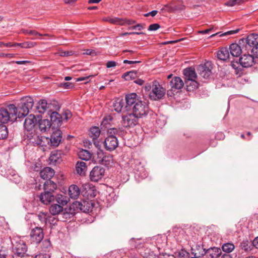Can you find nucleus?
<instances>
[{
	"instance_id": "obj_1",
	"label": "nucleus",
	"mask_w": 258,
	"mask_h": 258,
	"mask_svg": "<svg viewBox=\"0 0 258 258\" xmlns=\"http://www.w3.org/2000/svg\"><path fill=\"white\" fill-rule=\"evenodd\" d=\"M17 107L14 104H10L8 108L0 109V122L5 124L9 121H14L16 120V113Z\"/></svg>"
},
{
	"instance_id": "obj_2",
	"label": "nucleus",
	"mask_w": 258,
	"mask_h": 258,
	"mask_svg": "<svg viewBox=\"0 0 258 258\" xmlns=\"http://www.w3.org/2000/svg\"><path fill=\"white\" fill-rule=\"evenodd\" d=\"M12 250L14 254L23 257L27 251L28 247L25 242L21 238L14 237L12 240Z\"/></svg>"
},
{
	"instance_id": "obj_3",
	"label": "nucleus",
	"mask_w": 258,
	"mask_h": 258,
	"mask_svg": "<svg viewBox=\"0 0 258 258\" xmlns=\"http://www.w3.org/2000/svg\"><path fill=\"white\" fill-rule=\"evenodd\" d=\"M36 122V118L33 114H30L25 118L24 123V135L27 139L32 138L36 133L34 129Z\"/></svg>"
},
{
	"instance_id": "obj_4",
	"label": "nucleus",
	"mask_w": 258,
	"mask_h": 258,
	"mask_svg": "<svg viewBox=\"0 0 258 258\" xmlns=\"http://www.w3.org/2000/svg\"><path fill=\"white\" fill-rule=\"evenodd\" d=\"M239 44L243 46V48L247 51H250L252 47H254L258 44V35L251 34L246 38H243L239 40Z\"/></svg>"
},
{
	"instance_id": "obj_5",
	"label": "nucleus",
	"mask_w": 258,
	"mask_h": 258,
	"mask_svg": "<svg viewBox=\"0 0 258 258\" xmlns=\"http://www.w3.org/2000/svg\"><path fill=\"white\" fill-rule=\"evenodd\" d=\"M166 90L157 81L152 82V89L149 96L151 99L158 100L162 99L165 95Z\"/></svg>"
},
{
	"instance_id": "obj_6",
	"label": "nucleus",
	"mask_w": 258,
	"mask_h": 258,
	"mask_svg": "<svg viewBox=\"0 0 258 258\" xmlns=\"http://www.w3.org/2000/svg\"><path fill=\"white\" fill-rule=\"evenodd\" d=\"M125 101L126 110H132L134 108V106H136L137 104L142 101L137 94L135 93L126 95Z\"/></svg>"
},
{
	"instance_id": "obj_7",
	"label": "nucleus",
	"mask_w": 258,
	"mask_h": 258,
	"mask_svg": "<svg viewBox=\"0 0 258 258\" xmlns=\"http://www.w3.org/2000/svg\"><path fill=\"white\" fill-rule=\"evenodd\" d=\"M149 110L148 105L144 101H142L134 106V108L132 110V112L138 116L139 118H142L146 116Z\"/></svg>"
},
{
	"instance_id": "obj_8",
	"label": "nucleus",
	"mask_w": 258,
	"mask_h": 258,
	"mask_svg": "<svg viewBox=\"0 0 258 258\" xmlns=\"http://www.w3.org/2000/svg\"><path fill=\"white\" fill-rule=\"evenodd\" d=\"M90 208L89 203L87 201H83L82 202L76 201L72 204L70 209L71 210H73L74 213L79 211L88 213L90 210Z\"/></svg>"
},
{
	"instance_id": "obj_9",
	"label": "nucleus",
	"mask_w": 258,
	"mask_h": 258,
	"mask_svg": "<svg viewBox=\"0 0 258 258\" xmlns=\"http://www.w3.org/2000/svg\"><path fill=\"white\" fill-rule=\"evenodd\" d=\"M104 173V168L100 166H96L90 172V179L92 181L97 182L102 178Z\"/></svg>"
},
{
	"instance_id": "obj_10",
	"label": "nucleus",
	"mask_w": 258,
	"mask_h": 258,
	"mask_svg": "<svg viewBox=\"0 0 258 258\" xmlns=\"http://www.w3.org/2000/svg\"><path fill=\"white\" fill-rule=\"evenodd\" d=\"M30 237L32 243H39L44 237L42 229L38 227L32 229L30 233Z\"/></svg>"
},
{
	"instance_id": "obj_11",
	"label": "nucleus",
	"mask_w": 258,
	"mask_h": 258,
	"mask_svg": "<svg viewBox=\"0 0 258 258\" xmlns=\"http://www.w3.org/2000/svg\"><path fill=\"white\" fill-rule=\"evenodd\" d=\"M140 118L133 112L126 115H122V123L125 127H134L138 123Z\"/></svg>"
},
{
	"instance_id": "obj_12",
	"label": "nucleus",
	"mask_w": 258,
	"mask_h": 258,
	"mask_svg": "<svg viewBox=\"0 0 258 258\" xmlns=\"http://www.w3.org/2000/svg\"><path fill=\"white\" fill-rule=\"evenodd\" d=\"M32 138H30L28 140L29 142L33 144L34 145H39L41 147H47L50 146L49 138L44 136H38L36 133Z\"/></svg>"
},
{
	"instance_id": "obj_13",
	"label": "nucleus",
	"mask_w": 258,
	"mask_h": 258,
	"mask_svg": "<svg viewBox=\"0 0 258 258\" xmlns=\"http://www.w3.org/2000/svg\"><path fill=\"white\" fill-rule=\"evenodd\" d=\"M212 68L211 62H207L204 64L199 65L197 68V71L201 77L207 79L211 75Z\"/></svg>"
},
{
	"instance_id": "obj_14",
	"label": "nucleus",
	"mask_w": 258,
	"mask_h": 258,
	"mask_svg": "<svg viewBox=\"0 0 258 258\" xmlns=\"http://www.w3.org/2000/svg\"><path fill=\"white\" fill-rule=\"evenodd\" d=\"M104 145L106 150L112 151L115 150L118 145L117 138L115 136H109L104 141Z\"/></svg>"
},
{
	"instance_id": "obj_15",
	"label": "nucleus",
	"mask_w": 258,
	"mask_h": 258,
	"mask_svg": "<svg viewBox=\"0 0 258 258\" xmlns=\"http://www.w3.org/2000/svg\"><path fill=\"white\" fill-rule=\"evenodd\" d=\"M62 139V133L59 129H56L53 132L51 138H49L50 146L57 147L60 143Z\"/></svg>"
},
{
	"instance_id": "obj_16",
	"label": "nucleus",
	"mask_w": 258,
	"mask_h": 258,
	"mask_svg": "<svg viewBox=\"0 0 258 258\" xmlns=\"http://www.w3.org/2000/svg\"><path fill=\"white\" fill-rule=\"evenodd\" d=\"M239 61L240 66L244 68L250 67L254 63L253 56L249 54H243L239 58Z\"/></svg>"
},
{
	"instance_id": "obj_17",
	"label": "nucleus",
	"mask_w": 258,
	"mask_h": 258,
	"mask_svg": "<svg viewBox=\"0 0 258 258\" xmlns=\"http://www.w3.org/2000/svg\"><path fill=\"white\" fill-rule=\"evenodd\" d=\"M230 50V54L232 56L238 57L242 53H243L245 50L243 48V46L239 43H232L228 49Z\"/></svg>"
},
{
	"instance_id": "obj_18",
	"label": "nucleus",
	"mask_w": 258,
	"mask_h": 258,
	"mask_svg": "<svg viewBox=\"0 0 258 258\" xmlns=\"http://www.w3.org/2000/svg\"><path fill=\"white\" fill-rule=\"evenodd\" d=\"M222 251L220 248L213 247L206 250L205 258H220Z\"/></svg>"
},
{
	"instance_id": "obj_19",
	"label": "nucleus",
	"mask_w": 258,
	"mask_h": 258,
	"mask_svg": "<svg viewBox=\"0 0 258 258\" xmlns=\"http://www.w3.org/2000/svg\"><path fill=\"white\" fill-rule=\"evenodd\" d=\"M39 200L43 204L47 205L54 201V196L51 192L44 191L40 195Z\"/></svg>"
},
{
	"instance_id": "obj_20",
	"label": "nucleus",
	"mask_w": 258,
	"mask_h": 258,
	"mask_svg": "<svg viewBox=\"0 0 258 258\" xmlns=\"http://www.w3.org/2000/svg\"><path fill=\"white\" fill-rule=\"evenodd\" d=\"M184 85L182 79L178 77H174L170 82V86L171 91L181 89Z\"/></svg>"
},
{
	"instance_id": "obj_21",
	"label": "nucleus",
	"mask_w": 258,
	"mask_h": 258,
	"mask_svg": "<svg viewBox=\"0 0 258 258\" xmlns=\"http://www.w3.org/2000/svg\"><path fill=\"white\" fill-rule=\"evenodd\" d=\"M30 109L31 108H28L27 106L20 103V105L17 107V112L16 113V119L17 118L24 117L27 115Z\"/></svg>"
},
{
	"instance_id": "obj_22",
	"label": "nucleus",
	"mask_w": 258,
	"mask_h": 258,
	"mask_svg": "<svg viewBox=\"0 0 258 258\" xmlns=\"http://www.w3.org/2000/svg\"><path fill=\"white\" fill-rule=\"evenodd\" d=\"M40 176L43 179H50L54 175V171L50 167L44 168L40 172Z\"/></svg>"
},
{
	"instance_id": "obj_23",
	"label": "nucleus",
	"mask_w": 258,
	"mask_h": 258,
	"mask_svg": "<svg viewBox=\"0 0 258 258\" xmlns=\"http://www.w3.org/2000/svg\"><path fill=\"white\" fill-rule=\"evenodd\" d=\"M76 173L80 176H84L87 170L86 163L83 161H78L76 164Z\"/></svg>"
},
{
	"instance_id": "obj_24",
	"label": "nucleus",
	"mask_w": 258,
	"mask_h": 258,
	"mask_svg": "<svg viewBox=\"0 0 258 258\" xmlns=\"http://www.w3.org/2000/svg\"><path fill=\"white\" fill-rule=\"evenodd\" d=\"M51 126V121H50L48 119H44L39 120V128L42 132H46L49 131L50 128Z\"/></svg>"
},
{
	"instance_id": "obj_25",
	"label": "nucleus",
	"mask_w": 258,
	"mask_h": 258,
	"mask_svg": "<svg viewBox=\"0 0 258 258\" xmlns=\"http://www.w3.org/2000/svg\"><path fill=\"white\" fill-rule=\"evenodd\" d=\"M80 194V190L79 187L75 184H72L69 188V195L71 199H77Z\"/></svg>"
},
{
	"instance_id": "obj_26",
	"label": "nucleus",
	"mask_w": 258,
	"mask_h": 258,
	"mask_svg": "<svg viewBox=\"0 0 258 258\" xmlns=\"http://www.w3.org/2000/svg\"><path fill=\"white\" fill-rule=\"evenodd\" d=\"M183 74L185 76V80H196L197 78L195 69L191 67L185 69L183 70Z\"/></svg>"
},
{
	"instance_id": "obj_27",
	"label": "nucleus",
	"mask_w": 258,
	"mask_h": 258,
	"mask_svg": "<svg viewBox=\"0 0 258 258\" xmlns=\"http://www.w3.org/2000/svg\"><path fill=\"white\" fill-rule=\"evenodd\" d=\"M185 85L187 91H192L198 88L199 83L196 80H185Z\"/></svg>"
},
{
	"instance_id": "obj_28",
	"label": "nucleus",
	"mask_w": 258,
	"mask_h": 258,
	"mask_svg": "<svg viewBox=\"0 0 258 258\" xmlns=\"http://www.w3.org/2000/svg\"><path fill=\"white\" fill-rule=\"evenodd\" d=\"M229 49L226 47L221 48L217 52V57L222 60H226L227 58H229Z\"/></svg>"
},
{
	"instance_id": "obj_29",
	"label": "nucleus",
	"mask_w": 258,
	"mask_h": 258,
	"mask_svg": "<svg viewBox=\"0 0 258 258\" xmlns=\"http://www.w3.org/2000/svg\"><path fill=\"white\" fill-rule=\"evenodd\" d=\"M62 118V117L59 113L54 111L50 115V121L58 126L61 125Z\"/></svg>"
},
{
	"instance_id": "obj_30",
	"label": "nucleus",
	"mask_w": 258,
	"mask_h": 258,
	"mask_svg": "<svg viewBox=\"0 0 258 258\" xmlns=\"http://www.w3.org/2000/svg\"><path fill=\"white\" fill-rule=\"evenodd\" d=\"M113 109L117 112H123L124 110H126L125 107L124 106V102L122 100L117 99L113 103Z\"/></svg>"
},
{
	"instance_id": "obj_31",
	"label": "nucleus",
	"mask_w": 258,
	"mask_h": 258,
	"mask_svg": "<svg viewBox=\"0 0 258 258\" xmlns=\"http://www.w3.org/2000/svg\"><path fill=\"white\" fill-rule=\"evenodd\" d=\"M56 183L49 179L44 184V190L52 192L56 188Z\"/></svg>"
},
{
	"instance_id": "obj_32",
	"label": "nucleus",
	"mask_w": 258,
	"mask_h": 258,
	"mask_svg": "<svg viewBox=\"0 0 258 258\" xmlns=\"http://www.w3.org/2000/svg\"><path fill=\"white\" fill-rule=\"evenodd\" d=\"M100 135V130L97 126H93L91 127L89 132L90 137L93 141L97 140Z\"/></svg>"
},
{
	"instance_id": "obj_33",
	"label": "nucleus",
	"mask_w": 258,
	"mask_h": 258,
	"mask_svg": "<svg viewBox=\"0 0 258 258\" xmlns=\"http://www.w3.org/2000/svg\"><path fill=\"white\" fill-rule=\"evenodd\" d=\"M206 249L203 248V246L198 245L196 247V248L192 252V254L194 255L199 256L200 257H204L205 258L206 253Z\"/></svg>"
},
{
	"instance_id": "obj_34",
	"label": "nucleus",
	"mask_w": 258,
	"mask_h": 258,
	"mask_svg": "<svg viewBox=\"0 0 258 258\" xmlns=\"http://www.w3.org/2000/svg\"><path fill=\"white\" fill-rule=\"evenodd\" d=\"M240 246L241 248L244 250L245 252H248L252 250L253 247L252 242L248 241V240H243L241 243Z\"/></svg>"
},
{
	"instance_id": "obj_35",
	"label": "nucleus",
	"mask_w": 258,
	"mask_h": 258,
	"mask_svg": "<svg viewBox=\"0 0 258 258\" xmlns=\"http://www.w3.org/2000/svg\"><path fill=\"white\" fill-rule=\"evenodd\" d=\"M54 201H55L58 205L63 206L68 203V199L64 196L57 194L54 196Z\"/></svg>"
},
{
	"instance_id": "obj_36",
	"label": "nucleus",
	"mask_w": 258,
	"mask_h": 258,
	"mask_svg": "<svg viewBox=\"0 0 258 258\" xmlns=\"http://www.w3.org/2000/svg\"><path fill=\"white\" fill-rule=\"evenodd\" d=\"M78 156L83 160L88 161L91 158L92 155L88 150L82 149L79 152Z\"/></svg>"
},
{
	"instance_id": "obj_37",
	"label": "nucleus",
	"mask_w": 258,
	"mask_h": 258,
	"mask_svg": "<svg viewBox=\"0 0 258 258\" xmlns=\"http://www.w3.org/2000/svg\"><path fill=\"white\" fill-rule=\"evenodd\" d=\"M63 210V207L58 204H52L49 208V211L53 215H56L60 213Z\"/></svg>"
},
{
	"instance_id": "obj_38",
	"label": "nucleus",
	"mask_w": 258,
	"mask_h": 258,
	"mask_svg": "<svg viewBox=\"0 0 258 258\" xmlns=\"http://www.w3.org/2000/svg\"><path fill=\"white\" fill-rule=\"evenodd\" d=\"M21 103L28 108H32L34 105V100L30 96H25L21 98Z\"/></svg>"
},
{
	"instance_id": "obj_39",
	"label": "nucleus",
	"mask_w": 258,
	"mask_h": 258,
	"mask_svg": "<svg viewBox=\"0 0 258 258\" xmlns=\"http://www.w3.org/2000/svg\"><path fill=\"white\" fill-rule=\"evenodd\" d=\"M47 107V103L44 99L40 100L36 106L37 110L39 113H44Z\"/></svg>"
},
{
	"instance_id": "obj_40",
	"label": "nucleus",
	"mask_w": 258,
	"mask_h": 258,
	"mask_svg": "<svg viewBox=\"0 0 258 258\" xmlns=\"http://www.w3.org/2000/svg\"><path fill=\"white\" fill-rule=\"evenodd\" d=\"M113 162V157L110 154H106L105 153L102 159V162L100 164L103 165L105 166L109 167L111 165V164Z\"/></svg>"
},
{
	"instance_id": "obj_41",
	"label": "nucleus",
	"mask_w": 258,
	"mask_h": 258,
	"mask_svg": "<svg viewBox=\"0 0 258 258\" xmlns=\"http://www.w3.org/2000/svg\"><path fill=\"white\" fill-rule=\"evenodd\" d=\"M137 77V74L135 71H129L125 73L122 75V78L126 81L132 80L136 79Z\"/></svg>"
},
{
	"instance_id": "obj_42",
	"label": "nucleus",
	"mask_w": 258,
	"mask_h": 258,
	"mask_svg": "<svg viewBox=\"0 0 258 258\" xmlns=\"http://www.w3.org/2000/svg\"><path fill=\"white\" fill-rule=\"evenodd\" d=\"M105 154V153L102 150L99 149L94 157L95 162L97 163L100 164L102 162V159Z\"/></svg>"
},
{
	"instance_id": "obj_43",
	"label": "nucleus",
	"mask_w": 258,
	"mask_h": 258,
	"mask_svg": "<svg viewBox=\"0 0 258 258\" xmlns=\"http://www.w3.org/2000/svg\"><path fill=\"white\" fill-rule=\"evenodd\" d=\"M222 248L223 251L230 253L234 250L235 246L232 243H226L222 245Z\"/></svg>"
},
{
	"instance_id": "obj_44",
	"label": "nucleus",
	"mask_w": 258,
	"mask_h": 258,
	"mask_svg": "<svg viewBox=\"0 0 258 258\" xmlns=\"http://www.w3.org/2000/svg\"><path fill=\"white\" fill-rule=\"evenodd\" d=\"M8 131L6 125L0 124V139H4L8 137Z\"/></svg>"
},
{
	"instance_id": "obj_45",
	"label": "nucleus",
	"mask_w": 258,
	"mask_h": 258,
	"mask_svg": "<svg viewBox=\"0 0 258 258\" xmlns=\"http://www.w3.org/2000/svg\"><path fill=\"white\" fill-rule=\"evenodd\" d=\"M105 21H108L111 24H117V25H122V26L123 25V23L122 22H123L122 19L119 18H117V17L108 18H107L105 20Z\"/></svg>"
},
{
	"instance_id": "obj_46",
	"label": "nucleus",
	"mask_w": 258,
	"mask_h": 258,
	"mask_svg": "<svg viewBox=\"0 0 258 258\" xmlns=\"http://www.w3.org/2000/svg\"><path fill=\"white\" fill-rule=\"evenodd\" d=\"M84 54L86 55H90L92 56H96L100 54V52L99 51H96L95 50L93 49H86L85 50V52H84Z\"/></svg>"
},
{
	"instance_id": "obj_47",
	"label": "nucleus",
	"mask_w": 258,
	"mask_h": 258,
	"mask_svg": "<svg viewBox=\"0 0 258 258\" xmlns=\"http://www.w3.org/2000/svg\"><path fill=\"white\" fill-rule=\"evenodd\" d=\"M39 220L41 221V222L43 224L46 223L47 222V215L42 213L39 214L38 216Z\"/></svg>"
},
{
	"instance_id": "obj_48",
	"label": "nucleus",
	"mask_w": 258,
	"mask_h": 258,
	"mask_svg": "<svg viewBox=\"0 0 258 258\" xmlns=\"http://www.w3.org/2000/svg\"><path fill=\"white\" fill-rule=\"evenodd\" d=\"M241 2V0H230L228 1L226 5L229 7H233L236 5L239 4Z\"/></svg>"
},
{
	"instance_id": "obj_49",
	"label": "nucleus",
	"mask_w": 258,
	"mask_h": 258,
	"mask_svg": "<svg viewBox=\"0 0 258 258\" xmlns=\"http://www.w3.org/2000/svg\"><path fill=\"white\" fill-rule=\"evenodd\" d=\"M36 45L35 42H26L23 43L22 48H29L34 46Z\"/></svg>"
},
{
	"instance_id": "obj_50",
	"label": "nucleus",
	"mask_w": 258,
	"mask_h": 258,
	"mask_svg": "<svg viewBox=\"0 0 258 258\" xmlns=\"http://www.w3.org/2000/svg\"><path fill=\"white\" fill-rule=\"evenodd\" d=\"M160 27V26L157 23L151 24L148 28L149 31H155L158 29Z\"/></svg>"
},
{
	"instance_id": "obj_51",
	"label": "nucleus",
	"mask_w": 258,
	"mask_h": 258,
	"mask_svg": "<svg viewBox=\"0 0 258 258\" xmlns=\"http://www.w3.org/2000/svg\"><path fill=\"white\" fill-rule=\"evenodd\" d=\"M60 86L64 89H70L73 87L74 85L69 82L63 83L60 84Z\"/></svg>"
},
{
	"instance_id": "obj_52",
	"label": "nucleus",
	"mask_w": 258,
	"mask_h": 258,
	"mask_svg": "<svg viewBox=\"0 0 258 258\" xmlns=\"http://www.w3.org/2000/svg\"><path fill=\"white\" fill-rule=\"evenodd\" d=\"M123 25H131L136 23V21L132 19H122Z\"/></svg>"
},
{
	"instance_id": "obj_53",
	"label": "nucleus",
	"mask_w": 258,
	"mask_h": 258,
	"mask_svg": "<svg viewBox=\"0 0 258 258\" xmlns=\"http://www.w3.org/2000/svg\"><path fill=\"white\" fill-rule=\"evenodd\" d=\"M239 29H237L235 30L228 31L225 33H224L220 35V36H223L226 35H232L237 33L239 31Z\"/></svg>"
},
{
	"instance_id": "obj_54",
	"label": "nucleus",
	"mask_w": 258,
	"mask_h": 258,
	"mask_svg": "<svg viewBox=\"0 0 258 258\" xmlns=\"http://www.w3.org/2000/svg\"><path fill=\"white\" fill-rule=\"evenodd\" d=\"M118 132V130L116 128H111L108 130V133L109 136H114L116 135Z\"/></svg>"
},
{
	"instance_id": "obj_55",
	"label": "nucleus",
	"mask_w": 258,
	"mask_h": 258,
	"mask_svg": "<svg viewBox=\"0 0 258 258\" xmlns=\"http://www.w3.org/2000/svg\"><path fill=\"white\" fill-rule=\"evenodd\" d=\"M117 62L114 61H108L106 64V66L107 68H110L112 67H115L117 66Z\"/></svg>"
},
{
	"instance_id": "obj_56",
	"label": "nucleus",
	"mask_w": 258,
	"mask_h": 258,
	"mask_svg": "<svg viewBox=\"0 0 258 258\" xmlns=\"http://www.w3.org/2000/svg\"><path fill=\"white\" fill-rule=\"evenodd\" d=\"M144 34V33L138 32H125V33H123L121 34L120 36H125V35H134V34L140 35V34Z\"/></svg>"
},
{
	"instance_id": "obj_57",
	"label": "nucleus",
	"mask_w": 258,
	"mask_h": 258,
	"mask_svg": "<svg viewBox=\"0 0 258 258\" xmlns=\"http://www.w3.org/2000/svg\"><path fill=\"white\" fill-rule=\"evenodd\" d=\"M63 117L66 120H68L72 116V113L69 110H66L63 114Z\"/></svg>"
},
{
	"instance_id": "obj_58",
	"label": "nucleus",
	"mask_w": 258,
	"mask_h": 258,
	"mask_svg": "<svg viewBox=\"0 0 258 258\" xmlns=\"http://www.w3.org/2000/svg\"><path fill=\"white\" fill-rule=\"evenodd\" d=\"M158 11L156 10H153L149 13H146L144 14V16L146 17H148L149 16H151L152 17H154L157 14Z\"/></svg>"
},
{
	"instance_id": "obj_59",
	"label": "nucleus",
	"mask_w": 258,
	"mask_h": 258,
	"mask_svg": "<svg viewBox=\"0 0 258 258\" xmlns=\"http://www.w3.org/2000/svg\"><path fill=\"white\" fill-rule=\"evenodd\" d=\"M250 51L255 55L256 57H258V44L254 47H252Z\"/></svg>"
},
{
	"instance_id": "obj_60",
	"label": "nucleus",
	"mask_w": 258,
	"mask_h": 258,
	"mask_svg": "<svg viewBox=\"0 0 258 258\" xmlns=\"http://www.w3.org/2000/svg\"><path fill=\"white\" fill-rule=\"evenodd\" d=\"M57 158L58 157H56V155L54 154H51L49 157V160L50 162H56Z\"/></svg>"
},
{
	"instance_id": "obj_61",
	"label": "nucleus",
	"mask_w": 258,
	"mask_h": 258,
	"mask_svg": "<svg viewBox=\"0 0 258 258\" xmlns=\"http://www.w3.org/2000/svg\"><path fill=\"white\" fill-rule=\"evenodd\" d=\"M73 54L72 51H62L60 52V55L61 56H68Z\"/></svg>"
},
{
	"instance_id": "obj_62",
	"label": "nucleus",
	"mask_w": 258,
	"mask_h": 258,
	"mask_svg": "<svg viewBox=\"0 0 258 258\" xmlns=\"http://www.w3.org/2000/svg\"><path fill=\"white\" fill-rule=\"evenodd\" d=\"M239 65H240L239 62L237 61H236V62L232 61L231 62V66L235 70H238V67H239Z\"/></svg>"
},
{
	"instance_id": "obj_63",
	"label": "nucleus",
	"mask_w": 258,
	"mask_h": 258,
	"mask_svg": "<svg viewBox=\"0 0 258 258\" xmlns=\"http://www.w3.org/2000/svg\"><path fill=\"white\" fill-rule=\"evenodd\" d=\"M143 28H144V27L140 24H137L135 26L132 27L131 28H130V29H138L139 30H141Z\"/></svg>"
},
{
	"instance_id": "obj_64",
	"label": "nucleus",
	"mask_w": 258,
	"mask_h": 258,
	"mask_svg": "<svg viewBox=\"0 0 258 258\" xmlns=\"http://www.w3.org/2000/svg\"><path fill=\"white\" fill-rule=\"evenodd\" d=\"M253 247L258 248V236L255 238L252 241Z\"/></svg>"
}]
</instances>
